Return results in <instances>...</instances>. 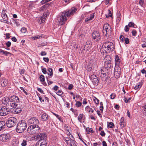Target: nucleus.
Segmentation results:
<instances>
[{
  "instance_id": "1",
  "label": "nucleus",
  "mask_w": 146,
  "mask_h": 146,
  "mask_svg": "<svg viewBox=\"0 0 146 146\" xmlns=\"http://www.w3.org/2000/svg\"><path fill=\"white\" fill-rule=\"evenodd\" d=\"M77 11V9L76 8L73 7L68 11L62 12L57 18L59 24L61 25H63L65 21L67 20L66 17L72 15Z\"/></svg>"
},
{
  "instance_id": "2",
  "label": "nucleus",
  "mask_w": 146,
  "mask_h": 146,
  "mask_svg": "<svg viewBox=\"0 0 146 146\" xmlns=\"http://www.w3.org/2000/svg\"><path fill=\"white\" fill-rule=\"evenodd\" d=\"M114 48L113 43L110 41L106 42H104L102 46L101 50V53H104V51L106 53L109 52L110 51L113 50Z\"/></svg>"
},
{
  "instance_id": "3",
  "label": "nucleus",
  "mask_w": 146,
  "mask_h": 146,
  "mask_svg": "<svg viewBox=\"0 0 146 146\" xmlns=\"http://www.w3.org/2000/svg\"><path fill=\"white\" fill-rule=\"evenodd\" d=\"M27 127V124L25 121L21 120L17 123L16 128L17 132L21 133L23 132Z\"/></svg>"
},
{
  "instance_id": "4",
  "label": "nucleus",
  "mask_w": 146,
  "mask_h": 146,
  "mask_svg": "<svg viewBox=\"0 0 146 146\" xmlns=\"http://www.w3.org/2000/svg\"><path fill=\"white\" fill-rule=\"evenodd\" d=\"M40 11L45 12L42 16L38 18V22L41 24L44 22L45 19L48 15V11L46 10V7L45 6H43L41 7L40 9Z\"/></svg>"
},
{
  "instance_id": "5",
  "label": "nucleus",
  "mask_w": 146,
  "mask_h": 146,
  "mask_svg": "<svg viewBox=\"0 0 146 146\" xmlns=\"http://www.w3.org/2000/svg\"><path fill=\"white\" fill-rule=\"evenodd\" d=\"M40 129L38 125H31L28 127L27 131L30 134H33L39 132Z\"/></svg>"
},
{
  "instance_id": "6",
  "label": "nucleus",
  "mask_w": 146,
  "mask_h": 146,
  "mask_svg": "<svg viewBox=\"0 0 146 146\" xmlns=\"http://www.w3.org/2000/svg\"><path fill=\"white\" fill-rule=\"evenodd\" d=\"M17 120L14 117H11L9 118L7 121L6 123L7 126L9 127H12L16 125Z\"/></svg>"
},
{
  "instance_id": "7",
  "label": "nucleus",
  "mask_w": 146,
  "mask_h": 146,
  "mask_svg": "<svg viewBox=\"0 0 146 146\" xmlns=\"http://www.w3.org/2000/svg\"><path fill=\"white\" fill-rule=\"evenodd\" d=\"M92 47V44L91 42H87L85 43L83 48H81L80 50H81V53L84 54L85 53H88V51L91 49Z\"/></svg>"
},
{
  "instance_id": "8",
  "label": "nucleus",
  "mask_w": 146,
  "mask_h": 146,
  "mask_svg": "<svg viewBox=\"0 0 146 146\" xmlns=\"http://www.w3.org/2000/svg\"><path fill=\"white\" fill-rule=\"evenodd\" d=\"M111 58L109 55H107L105 56V58H104V66L106 68H111L112 66V64L111 63Z\"/></svg>"
},
{
  "instance_id": "9",
  "label": "nucleus",
  "mask_w": 146,
  "mask_h": 146,
  "mask_svg": "<svg viewBox=\"0 0 146 146\" xmlns=\"http://www.w3.org/2000/svg\"><path fill=\"white\" fill-rule=\"evenodd\" d=\"M111 27L108 23L104 24L103 26V32L105 35L110 34L111 32Z\"/></svg>"
},
{
  "instance_id": "10",
  "label": "nucleus",
  "mask_w": 146,
  "mask_h": 146,
  "mask_svg": "<svg viewBox=\"0 0 146 146\" xmlns=\"http://www.w3.org/2000/svg\"><path fill=\"white\" fill-rule=\"evenodd\" d=\"M10 139V135L9 133L3 134L0 135V140L2 141L7 142Z\"/></svg>"
},
{
  "instance_id": "11",
  "label": "nucleus",
  "mask_w": 146,
  "mask_h": 146,
  "mask_svg": "<svg viewBox=\"0 0 146 146\" xmlns=\"http://www.w3.org/2000/svg\"><path fill=\"white\" fill-rule=\"evenodd\" d=\"M9 109L5 106L2 107L0 108V115L5 116L9 113Z\"/></svg>"
},
{
  "instance_id": "12",
  "label": "nucleus",
  "mask_w": 146,
  "mask_h": 146,
  "mask_svg": "<svg viewBox=\"0 0 146 146\" xmlns=\"http://www.w3.org/2000/svg\"><path fill=\"white\" fill-rule=\"evenodd\" d=\"M93 38L96 41H99L100 38V34L99 31H94L92 34Z\"/></svg>"
},
{
  "instance_id": "13",
  "label": "nucleus",
  "mask_w": 146,
  "mask_h": 146,
  "mask_svg": "<svg viewBox=\"0 0 146 146\" xmlns=\"http://www.w3.org/2000/svg\"><path fill=\"white\" fill-rule=\"evenodd\" d=\"M90 78L93 84L95 85H97L99 82L98 77L94 74H92L90 76Z\"/></svg>"
},
{
  "instance_id": "14",
  "label": "nucleus",
  "mask_w": 146,
  "mask_h": 146,
  "mask_svg": "<svg viewBox=\"0 0 146 146\" xmlns=\"http://www.w3.org/2000/svg\"><path fill=\"white\" fill-rule=\"evenodd\" d=\"M28 123L31 125H36L38 124L39 121L36 118L33 117L28 120Z\"/></svg>"
},
{
  "instance_id": "15",
  "label": "nucleus",
  "mask_w": 146,
  "mask_h": 146,
  "mask_svg": "<svg viewBox=\"0 0 146 146\" xmlns=\"http://www.w3.org/2000/svg\"><path fill=\"white\" fill-rule=\"evenodd\" d=\"M36 138L38 139H40L39 140L46 141V135L43 133H40L37 135Z\"/></svg>"
},
{
  "instance_id": "16",
  "label": "nucleus",
  "mask_w": 146,
  "mask_h": 146,
  "mask_svg": "<svg viewBox=\"0 0 146 146\" xmlns=\"http://www.w3.org/2000/svg\"><path fill=\"white\" fill-rule=\"evenodd\" d=\"M10 98L8 97H3L2 99V103L5 105H9L10 102Z\"/></svg>"
},
{
  "instance_id": "17",
  "label": "nucleus",
  "mask_w": 146,
  "mask_h": 146,
  "mask_svg": "<svg viewBox=\"0 0 146 146\" xmlns=\"http://www.w3.org/2000/svg\"><path fill=\"white\" fill-rule=\"evenodd\" d=\"M47 143L46 141L39 140L36 144L37 146H46Z\"/></svg>"
},
{
  "instance_id": "18",
  "label": "nucleus",
  "mask_w": 146,
  "mask_h": 146,
  "mask_svg": "<svg viewBox=\"0 0 146 146\" xmlns=\"http://www.w3.org/2000/svg\"><path fill=\"white\" fill-rule=\"evenodd\" d=\"M10 100L11 102L18 103L19 102V98L15 96H13L10 98Z\"/></svg>"
},
{
  "instance_id": "19",
  "label": "nucleus",
  "mask_w": 146,
  "mask_h": 146,
  "mask_svg": "<svg viewBox=\"0 0 146 146\" xmlns=\"http://www.w3.org/2000/svg\"><path fill=\"white\" fill-rule=\"evenodd\" d=\"M48 115L45 113L42 114L41 117L42 120L43 121H45L48 120Z\"/></svg>"
},
{
  "instance_id": "20",
  "label": "nucleus",
  "mask_w": 146,
  "mask_h": 146,
  "mask_svg": "<svg viewBox=\"0 0 146 146\" xmlns=\"http://www.w3.org/2000/svg\"><path fill=\"white\" fill-rule=\"evenodd\" d=\"M8 82L7 79H3L2 80L1 85L2 87H5L7 85Z\"/></svg>"
},
{
  "instance_id": "21",
  "label": "nucleus",
  "mask_w": 146,
  "mask_h": 146,
  "mask_svg": "<svg viewBox=\"0 0 146 146\" xmlns=\"http://www.w3.org/2000/svg\"><path fill=\"white\" fill-rule=\"evenodd\" d=\"M115 66H118L120 62V60L118 55L115 56Z\"/></svg>"
},
{
  "instance_id": "22",
  "label": "nucleus",
  "mask_w": 146,
  "mask_h": 146,
  "mask_svg": "<svg viewBox=\"0 0 146 146\" xmlns=\"http://www.w3.org/2000/svg\"><path fill=\"white\" fill-rule=\"evenodd\" d=\"M94 13H92L90 15V17L86 19L85 20V22H87L90 21L92 20L94 18Z\"/></svg>"
},
{
  "instance_id": "23",
  "label": "nucleus",
  "mask_w": 146,
  "mask_h": 146,
  "mask_svg": "<svg viewBox=\"0 0 146 146\" xmlns=\"http://www.w3.org/2000/svg\"><path fill=\"white\" fill-rule=\"evenodd\" d=\"M117 66L115 68V72L114 73L115 74H118V76H119L120 74L121 73V68L119 67H117Z\"/></svg>"
},
{
  "instance_id": "24",
  "label": "nucleus",
  "mask_w": 146,
  "mask_h": 146,
  "mask_svg": "<svg viewBox=\"0 0 146 146\" xmlns=\"http://www.w3.org/2000/svg\"><path fill=\"white\" fill-rule=\"evenodd\" d=\"M5 123L4 121H0V131L2 130L5 128Z\"/></svg>"
},
{
  "instance_id": "25",
  "label": "nucleus",
  "mask_w": 146,
  "mask_h": 146,
  "mask_svg": "<svg viewBox=\"0 0 146 146\" xmlns=\"http://www.w3.org/2000/svg\"><path fill=\"white\" fill-rule=\"evenodd\" d=\"M124 118L123 117H122L120 120V125L122 127H124L125 125V124L124 122Z\"/></svg>"
},
{
  "instance_id": "26",
  "label": "nucleus",
  "mask_w": 146,
  "mask_h": 146,
  "mask_svg": "<svg viewBox=\"0 0 146 146\" xmlns=\"http://www.w3.org/2000/svg\"><path fill=\"white\" fill-rule=\"evenodd\" d=\"M142 84L141 82H140L137 84L136 85L134 86V89L135 90L138 89L139 88H140Z\"/></svg>"
},
{
  "instance_id": "27",
  "label": "nucleus",
  "mask_w": 146,
  "mask_h": 146,
  "mask_svg": "<svg viewBox=\"0 0 146 146\" xmlns=\"http://www.w3.org/2000/svg\"><path fill=\"white\" fill-rule=\"evenodd\" d=\"M16 103V102L14 103L13 102H10L8 105L10 106L11 107L13 108H15L17 105V104Z\"/></svg>"
},
{
  "instance_id": "28",
  "label": "nucleus",
  "mask_w": 146,
  "mask_h": 146,
  "mask_svg": "<svg viewBox=\"0 0 146 146\" xmlns=\"http://www.w3.org/2000/svg\"><path fill=\"white\" fill-rule=\"evenodd\" d=\"M44 37V36L43 35H38L36 36L32 37L34 39V40H36L37 39L40 38H43Z\"/></svg>"
},
{
  "instance_id": "29",
  "label": "nucleus",
  "mask_w": 146,
  "mask_h": 146,
  "mask_svg": "<svg viewBox=\"0 0 146 146\" xmlns=\"http://www.w3.org/2000/svg\"><path fill=\"white\" fill-rule=\"evenodd\" d=\"M75 141L74 140L71 139L70 140V143L71 146H78L75 143Z\"/></svg>"
},
{
  "instance_id": "30",
  "label": "nucleus",
  "mask_w": 146,
  "mask_h": 146,
  "mask_svg": "<svg viewBox=\"0 0 146 146\" xmlns=\"http://www.w3.org/2000/svg\"><path fill=\"white\" fill-rule=\"evenodd\" d=\"M93 101L97 105H98L99 103V100L95 96L93 97Z\"/></svg>"
},
{
  "instance_id": "31",
  "label": "nucleus",
  "mask_w": 146,
  "mask_h": 146,
  "mask_svg": "<svg viewBox=\"0 0 146 146\" xmlns=\"http://www.w3.org/2000/svg\"><path fill=\"white\" fill-rule=\"evenodd\" d=\"M48 74L50 76H52L53 74L52 70L51 68H50L48 69Z\"/></svg>"
},
{
  "instance_id": "32",
  "label": "nucleus",
  "mask_w": 146,
  "mask_h": 146,
  "mask_svg": "<svg viewBox=\"0 0 146 146\" xmlns=\"http://www.w3.org/2000/svg\"><path fill=\"white\" fill-rule=\"evenodd\" d=\"M22 111V109L21 108H17L15 110V112L16 113H20Z\"/></svg>"
},
{
  "instance_id": "33",
  "label": "nucleus",
  "mask_w": 146,
  "mask_h": 146,
  "mask_svg": "<svg viewBox=\"0 0 146 146\" xmlns=\"http://www.w3.org/2000/svg\"><path fill=\"white\" fill-rule=\"evenodd\" d=\"M83 117V115L82 114H80L79 115V116L78 117V120L81 123L82 122V119Z\"/></svg>"
},
{
  "instance_id": "34",
  "label": "nucleus",
  "mask_w": 146,
  "mask_h": 146,
  "mask_svg": "<svg viewBox=\"0 0 146 146\" xmlns=\"http://www.w3.org/2000/svg\"><path fill=\"white\" fill-rule=\"evenodd\" d=\"M27 144V141L25 139H23L21 143L22 146H25Z\"/></svg>"
},
{
  "instance_id": "35",
  "label": "nucleus",
  "mask_w": 146,
  "mask_h": 146,
  "mask_svg": "<svg viewBox=\"0 0 146 146\" xmlns=\"http://www.w3.org/2000/svg\"><path fill=\"white\" fill-rule=\"evenodd\" d=\"M82 105V104L80 102H79V101H76V102L75 105L76 107H79L81 106Z\"/></svg>"
},
{
  "instance_id": "36",
  "label": "nucleus",
  "mask_w": 146,
  "mask_h": 146,
  "mask_svg": "<svg viewBox=\"0 0 146 146\" xmlns=\"http://www.w3.org/2000/svg\"><path fill=\"white\" fill-rule=\"evenodd\" d=\"M124 42L125 44H129V39L127 37L125 38L124 40Z\"/></svg>"
},
{
  "instance_id": "37",
  "label": "nucleus",
  "mask_w": 146,
  "mask_h": 146,
  "mask_svg": "<svg viewBox=\"0 0 146 146\" xmlns=\"http://www.w3.org/2000/svg\"><path fill=\"white\" fill-rule=\"evenodd\" d=\"M86 131L88 134H89L90 132H92L93 131L92 129L89 128V127H87L86 128Z\"/></svg>"
},
{
  "instance_id": "38",
  "label": "nucleus",
  "mask_w": 146,
  "mask_h": 146,
  "mask_svg": "<svg viewBox=\"0 0 146 146\" xmlns=\"http://www.w3.org/2000/svg\"><path fill=\"white\" fill-rule=\"evenodd\" d=\"M125 37H124V36L122 35H121L120 36V37H119V39H120V41L121 42H124V40L125 39Z\"/></svg>"
},
{
  "instance_id": "39",
  "label": "nucleus",
  "mask_w": 146,
  "mask_h": 146,
  "mask_svg": "<svg viewBox=\"0 0 146 146\" xmlns=\"http://www.w3.org/2000/svg\"><path fill=\"white\" fill-rule=\"evenodd\" d=\"M40 81L43 82L44 81V76L41 75L40 76Z\"/></svg>"
},
{
  "instance_id": "40",
  "label": "nucleus",
  "mask_w": 146,
  "mask_h": 146,
  "mask_svg": "<svg viewBox=\"0 0 146 146\" xmlns=\"http://www.w3.org/2000/svg\"><path fill=\"white\" fill-rule=\"evenodd\" d=\"M128 25L129 27H134L135 24L133 22H131L129 23Z\"/></svg>"
},
{
  "instance_id": "41",
  "label": "nucleus",
  "mask_w": 146,
  "mask_h": 146,
  "mask_svg": "<svg viewBox=\"0 0 146 146\" xmlns=\"http://www.w3.org/2000/svg\"><path fill=\"white\" fill-rule=\"evenodd\" d=\"M53 114L55 115L58 119L60 121H61V117L59 115L55 113H53Z\"/></svg>"
},
{
  "instance_id": "42",
  "label": "nucleus",
  "mask_w": 146,
  "mask_h": 146,
  "mask_svg": "<svg viewBox=\"0 0 146 146\" xmlns=\"http://www.w3.org/2000/svg\"><path fill=\"white\" fill-rule=\"evenodd\" d=\"M1 16L4 20H6L7 18V15L6 14L3 13L2 14Z\"/></svg>"
},
{
  "instance_id": "43",
  "label": "nucleus",
  "mask_w": 146,
  "mask_h": 146,
  "mask_svg": "<svg viewBox=\"0 0 146 146\" xmlns=\"http://www.w3.org/2000/svg\"><path fill=\"white\" fill-rule=\"evenodd\" d=\"M56 94L59 96H61L63 94L62 91L61 90H58V92H57Z\"/></svg>"
},
{
  "instance_id": "44",
  "label": "nucleus",
  "mask_w": 146,
  "mask_h": 146,
  "mask_svg": "<svg viewBox=\"0 0 146 146\" xmlns=\"http://www.w3.org/2000/svg\"><path fill=\"white\" fill-rule=\"evenodd\" d=\"M27 31V29L23 27L21 29V31L23 33H25Z\"/></svg>"
},
{
  "instance_id": "45",
  "label": "nucleus",
  "mask_w": 146,
  "mask_h": 146,
  "mask_svg": "<svg viewBox=\"0 0 146 146\" xmlns=\"http://www.w3.org/2000/svg\"><path fill=\"white\" fill-rule=\"evenodd\" d=\"M114 124L112 122H109V123L108 124V125L110 128H112Z\"/></svg>"
},
{
  "instance_id": "46",
  "label": "nucleus",
  "mask_w": 146,
  "mask_h": 146,
  "mask_svg": "<svg viewBox=\"0 0 146 146\" xmlns=\"http://www.w3.org/2000/svg\"><path fill=\"white\" fill-rule=\"evenodd\" d=\"M111 98L112 99H113L116 97L115 94L114 93H112L110 95Z\"/></svg>"
},
{
  "instance_id": "47",
  "label": "nucleus",
  "mask_w": 146,
  "mask_h": 146,
  "mask_svg": "<svg viewBox=\"0 0 146 146\" xmlns=\"http://www.w3.org/2000/svg\"><path fill=\"white\" fill-rule=\"evenodd\" d=\"M129 27L128 26V25H126L125 27V31L126 32H127L129 31Z\"/></svg>"
},
{
  "instance_id": "48",
  "label": "nucleus",
  "mask_w": 146,
  "mask_h": 146,
  "mask_svg": "<svg viewBox=\"0 0 146 146\" xmlns=\"http://www.w3.org/2000/svg\"><path fill=\"white\" fill-rule=\"evenodd\" d=\"M144 0H139V4L141 6H143L144 3Z\"/></svg>"
},
{
  "instance_id": "49",
  "label": "nucleus",
  "mask_w": 146,
  "mask_h": 146,
  "mask_svg": "<svg viewBox=\"0 0 146 146\" xmlns=\"http://www.w3.org/2000/svg\"><path fill=\"white\" fill-rule=\"evenodd\" d=\"M100 73H101V74H102L104 75L106 74L105 72L104 71V70L102 69H101L100 71Z\"/></svg>"
},
{
  "instance_id": "50",
  "label": "nucleus",
  "mask_w": 146,
  "mask_h": 146,
  "mask_svg": "<svg viewBox=\"0 0 146 146\" xmlns=\"http://www.w3.org/2000/svg\"><path fill=\"white\" fill-rule=\"evenodd\" d=\"M132 34L133 35L135 36L137 34V32L135 30H133L132 31Z\"/></svg>"
},
{
  "instance_id": "51",
  "label": "nucleus",
  "mask_w": 146,
  "mask_h": 146,
  "mask_svg": "<svg viewBox=\"0 0 146 146\" xmlns=\"http://www.w3.org/2000/svg\"><path fill=\"white\" fill-rule=\"evenodd\" d=\"M143 109L144 110V114L146 116V105L144 106L143 107Z\"/></svg>"
},
{
  "instance_id": "52",
  "label": "nucleus",
  "mask_w": 146,
  "mask_h": 146,
  "mask_svg": "<svg viewBox=\"0 0 146 146\" xmlns=\"http://www.w3.org/2000/svg\"><path fill=\"white\" fill-rule=\"evenodd\" d=\"M42 72L44 74H46L47 73V72L46 71V69L45 68H43L42 69Z\"/></svg>"
},
{
  "instance_id": "53",
  "label": "nucleus",
  "mask_w": 146,
  "mask_h": 146,
  "mask_svg": "<svg viewBox=\"0 0 146 146\" xmlns=\"http://www.w3.org/2000/svg\"><path fill=\"white\" fill-rule=\"evenodd\" d=\"M25 71L24 69H22L20 71V74H25Z\"/></svg>"
},
{
  "instance_id": "54",
  "label": "nucleus",
  "mask_w": 146,
  "mask_h": 146,
  "mask_svg": "<svg viewBox=\"0 0 146 146\" xmlns=\"http://www.w3.org/2000/svg\"><path fill=\"white\" fill-rule=\"evenodd\" d=\"M6 44L8 47H9L11 44V42L10 41H8L6 43Z\"/></svg>"
},
{
  "instance_id": "55",
  "label": "nucleus",
  "mask_w": 146,
  "mask_h": 146,
  "mask_svg": "<svg viewBox=\"0 0 146 146\" xmlns=\"http://www.w3.org/2000/svg\"><path fill=\"white\" fill-rule=\"evenodd\" d=\"M4 54L7 56H8L9 55L12 54L9 52L6 51Z\"/></svg>"
},
{
  "instance_id": "56",
  "label": "nucleus",
  "mask_w": 146,
  "mask_h": 146,
  "mask_svg": "<svg viewBox=\"0 0 146 146\" xmlns=\"http://www.w3.org/2000/svg\"><path fill=\"white\" fill-rule=\"evenodd\" d=\"M46 54V52L44 51H42L40 53L41 55L42 56H45Z\"/></svg>"
},
{
  "instance_id": "57",
  "label": "nucleus",
  "mask_w": 146,
  "mask_h": 146,
  "mask_svg": "<svg viewBox=\"0 0 146 146\" xmlns=\"http://www.w3.org/2000/svg\"><path fill=\"white\" fill-rule=\"evenodd\" d=\"M37 90L39 92L41 93L44 94L43 93V90L40 88H37Z\"/></svg>"
},
{
  "instance_id": "58",
  "label": "nucleus",
  "mask_w": 146,
  "mask_h": 146,
  "mask_svg": "<svg viewBox=\"0 0 146 146\" xmlns=\"http://www.w3.org/2000/svg\"><path fill=\"white\" fill-rule=\"evenodd\" d=\"M100 135L102 136H104L105 135V132L104 131H102L100 133Z\"/></svg>"
},
{
  "instance_id": "59",
  "label": "nucleus",
  "mask_w": 146,
  "mask_h": 146,
  "mask_svg": "<svg viewBox=\"0 0 146 146\" xmlns=\"http://www.w3.org/2000/svg\"><path fill=\"white\" fill-rule=\"evenodd\" d=\"M44 60L46 62H48L49 61V59L48 58H43Z\"/></svg>"
},
{
  "instance_id": "60",
  "label": "nucleus",
  "mask_w": 146,
  "mask_h": 146,
  "mask_svg": "<svg viewBox=\"0 0 146 146\" xmlns=\"http://www.w3.org/2000/svg\"><path fill=\"white\" fill-rule=\"evenodd\" d=\"M87 102L86 101V98L83 99L82 103L84 104H87Z\"/></svg>"
},
{
  "instance_id": "61",
  "label": "nucleus",
  "mask_w": 146,
  "mask_h": 146,
  "mask_svg": "<svg viewBox=\"0 0 146 146\" xmlns=\"http://www.w3.org/2000/svg\"><path fill=\"white\" fill-rule=\"evenodd\" d=\"M11 40L13 41L14 42H16L17 40L15 36L12 37Z\"/></svg>"
},
{
  "instance_id": "62",
  "label": "nucleus",
  "mask_w": 146,
  "mask_h": 146,
  "mask_svg": "<svg viewBox=\"0 0 146 146\" xmlns=\"http://www.w3.org/2000/svg\"><path fill=\"white\" fill-rule=\"evenodd\" d=\"M73 86L72 84H70L69 85L68 87V89L69 90H71L73 88Z\"/></svg>"
},
{
  "instance_id": "63",
  "label": "nucleus",
  "mask_w": 146,
  "mask_h": 146,
  "mask_svg": "<svg viewBox=\"0 0 146 146\" xmlns=\"http://www.w3.org/2000/svg\"><path fill=\"white\" fill-rule=\"evenodd\" d=\"M76 98H79L80 99V100H82V98H81L80 96L79 95H77V94L76 95Z\"/></svg>"
},
{
  "instance_id": "64",
  "label": "nucleus",
  "mask_w": 146,
  "mask_h": 146,
  "mask_svg": "<svg viewBox=\"0 0 146 146\" xmlns=\"http://www.w3.org/2000/svg\"><path fill=\"white\" fill-rule=\"evenodd\" d=\"M38 96L40 101L41 102H44V100L43 99H42V98L40 96Z\"/></svg>"
}]
</instances>
